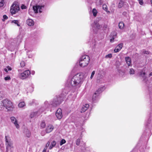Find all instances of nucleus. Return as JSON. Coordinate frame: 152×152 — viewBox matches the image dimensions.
I'll return each instance as SVG.
<instances>
[{"label": "nucleus", "instance_id": "58836bf2", "mask_svg": "<svg viewBox=\"0 0 152 152\" xmlns=\"http://www.w3.org/2000/svg\"><path fill=\"white\" fill-rule=\"evenodd\" d=\"M50 142L49 141H48L47 143L46 144V146L45 147H48L50 145Z\"/></svg>", "mask_w": 152, "mask_h": 152}, {"label": "nucleus", "instance_id": "6e6552de", "mask_svg": "<svg viewBox=\"0 0 152 152\" xmlns=\"http://www.w3.org/2000/svg\"><path fill=\"white\" fill-rule=\"evenodd\" d=\"M5 140H6V149L7 151L8 152V149L9 148H11L12 147V143L10 142V140L9 141L7 138V136H5Z\"/></svg>", "mask_w": 152, "mask_h": 152}, {"label": "nucleus", "instance_id": "49530a36", "mask_svg": "<svg viewBox=\"0 0 152 152\" xmlns=\"http://www.w3.org/2000/svg\"><path fill=\"white\" fill-rule=\"evenodd\" d=\"M143 75H145V72H143Z\"/></svg>", "mask_w": 152, "mask_h": 152}, {"label": "nucleus", "instance_id": "39448f33", "mask_svg": "<svg viewBox=\"0 0 152 152\" xmlns=\"http://www.w3.org/2000/svg\"><path fill=\"white\" fill-rule=\"evenodd\" d=\"M31 74L30 71L28 70L25 71L19 75V77L21 79L24 80L27 78Z\"/></svg>", "mask_w": 152, "mask_h": 152}, {"label": "nucleus", "instance_id": "393cba45", "mask_svg": "<svg viewBox=\"0 0 152 152\" xmlns=\"http://www.w3.org/2000/svg\"><path fill=\"white\" fill-rule=\"evenodd\" d=\"M40 126L42 128H44L46 126L45 122L44 121H42L40 124Z\"/></svg>", "mask_w": 152, "mask_h": 152}, {"label": "nucleus", "instance_id": "473e14b6", "mask_svg": "<svg viewBox=\"0 0 152 152\" xmlns=\"http://www.w3.org/2000/svg\"><path fill=\"white\" fill-rule=\"evenodd\" d=\"M103 9L105 10L106 11L107 10V7L105 4L103 5Z\"/></svg>", "mask_w": 152, "mask_h": 152}, {"label": "nucleus", "instance_id": "09e8293b", "mask_svg": "<svg viewBox=\"0 0 152 152\" xmlns=\"http://www.w3.org/2000/svg\"><path fill=\"white\" fill-rule=\"evenodd\" d=\"M1 96H0V100H1Z\"/></svg>", "mask_w": 152, "mask_h": 152}, {"label": "nucleus", "instance_id": "ea45409f", "mask_svg": "<svg viewBox=\"0 0 152 152\" xmlns=\"http://www.w3.org/2000/svg\"><path fill=\"white\" fill-rule=\"evenodd\" d=\"M47 149V147H45L43 150L42 152H46Z\"/></svg>", "mask_w": 152, "mask_h": 152}, {"label": "nucleus", "instance_id": "ddd939ff", "mask_svg": "<svg viewBox=\"0 0 152 152\" xmlns=\"http://www.w3.org/2000/svg\"><path fill=\"white\" fill-rule=\"evenodd\" d=\"M89 106L88 104H86L85 105H83L81 109V113L85 112L88 109Z\"/></svg>", "mask_w": 152, "mask_h": 152}, {"label": "nucleus", "instance_id": "cd10ccee", "mask_svg": "<svg viewBox=\"0 0 152 152\" xmlns=\"http://www.w3.org/2000/svg\"><path fill=\"white\" fill-rule=\"evenodd\" d=\"M80 139L78 138L77 139L76 141V144L77 145H79L80 143Z\"/></svg>", "mask_w": 152, "mask_h": 152}, {"label": "nucleus", "instance_id": "f257e3e1", "mask_svg": "<svg viewBox=\"0 0 152 152\" xmlns=\"http://www.w3.org/2000/svg\"><path fill=\"white\" fill-rule=\"evenodd\" d=\"M14 108L12 102L7 99H5L0 102L1 110H4L5 108L7 111H10L13 110Z\"/></svg>", "mask_w": 152, "mask_h": 152}, {"label": "nucleus", "instance_id": "412c9836", "mask_svg": "<svg viewBox=\"0 0 152 152\" xmlns=\"http://www.w3.org/2000/svg\"><path fill=\"white\" fill-rule=\"evenodd\" d=\"M25 105V103L24 102H20L18 105V107H22Z\"/></svg>", "mask_w": 152, "mask_h": 152}, {"label": "nucleus", "instance_id": "7c9ffc66", "mask_svg": "<svg viewBox=\"0 0 152 152\" xmlns=\"http://www.w3.org/2000/svg\"><path fill=\"white\" fill-rule=\"evenodd\" d=\"M112 57V54L111 53L109 54H108L106 55L105 56V58H111Z\"/></svg>", "mask_w": 152, "mask_h": 152}, {"label": "nucleus", "instance_id": "f704fd0d", "mask_svg": "<svg viewBox=\"0 0 152 152\" xmlns=\"http://www.w3.org/2000/svg\"><path fill=\"white\" fill-rule=\"evenodd\" d=\"M95 71H93L92 72V73H91V77H90L91 79H92L93 78L95 74Z\"/></svg>", "mask_w": 152, "mask_h": 152}, {"label": "nucleus", "instance_id": "c9c22d12", "mask_svg": "<svg viewBox=\"0 0 152 152\" xmlns=\"http://www.w3.org/2000/svg\"><path fill=\"white\" fill-rule=\"evenodd\" d=\"M26 7L24 4H22L21 6V8L22 9H26Z\"/></svg>", "mask_w": 152, "mask_h": 152}, {"label": "nucleus", "instance_id": "c03bdc74", "mask_svg": "<svg viewBox=\"0 0 152 152\" xmlns=\"http://www.w3.org/2000/svg\"><path fill=\"white\" fill-rule=\"evenodd\" d=\"M143 74L142 71L141 72H140V75L142 76Z\"/></svg>", "mask_w": 152, "mask_h": 152}, {"label": "nucleus", "instance_id": "b1692460", "mask_svg": "<svg viewBox=\"0 0 152 152\" xmlns=\"http://www.w3.org/2000/svg\"><path fill=\"white\" fill-rule=\"evenodd\" d=\"M26 136L27 137H30V135H31L30 132L29 131V130L27 129L26 130Z\"/></svg>", "mask_w": 152, "mask_h": 152}, {"label": "nucleus", "instance_id": "c85d7f7f", "mask_svg": "<svg viewBox=\"0 0 152 152\" xmlns=\"http://www.w3.org/2000/svg\"><path fill=\"white\" fill-rule=\"evenodd\" d=\"M20 65L21 67H23L25 66V63L24 61H22L20 63Z\"/></svg>", "mask_w": 152, "mask_h": 152}, {"label": "nucleus", "instance_id": "a19ab883", "mask_svg": "<svg viewBox=\"0 0 152 152\" xmlns=\"http://www.w3.org/2000/svg\"><path fill=\"white\" fill-rule=\"evenodd\" d=\"M114 38L113 37L112 38L110 39V42H113L114 41Z\"/></svg>", "mask_w": 152, "mask_h": 152}, {"label": "nucleus", "instance_id": "a18cd8bd", "mask_svg": "<svg viewBox=\"0 0 152 152\" xmlns=\"http://www.w3.org/2000/svg\"><path fill=\"white\" fill-rule=\"evenodd\" d=\"M149 76H151L152 75V72H151V73H150V74H149Z\"/></svg>", "mask_w": 152, "mask_h": 152}, {"label": "nucleus", "instance_id": "20e7f679", "mask_svg": "<svg viewBox=\"0 0 152 152\" xmlns=\"http://www.w3.org/2000/svg\"><path fill=\"white\" fill-rule=\"evenodd\" d=\"M20 10L18 3L15 1L11 7L10 12L12 15H13L18 12Z\"/></svg>", "mask_w": 152, "mask_h": 152}, {"label": "nucleus", "instance_id": "f03ea898", "mask_svg": "<svg viewBox=\"0 0 152 152\" xmlns=\"http://www.w3.org/2000/svg\"><path fill=\"white\" fill-rule=\"evenodd\" d=\"M83 76L80 73H78L74 75L72 78L70 84L72 86H75L82 84Z\"/></svg>", "mask_w": 152, "mask_h": 152}, {"label": "nucleus", "instance_id": "7ed1b4c3", "mask_svg": "<svg viewBox=\"0 0 152 152\" xmlns=\"http://www.w3.org/2000/svg\"><path fill=\"white\" fill-rule=\"evenodd\" d=\"M90 58L89 56L84 55L81 57L79 60V65L82 67L88 66L90 62Z\"/></svg>", "mask_w": 152, "mask_h": 152}, {"label": "nucleus", "instance_id": "6ab92c4d", "mask_svg": "<svg viewBox=\"0 0 152 152\" xmlns=\"http://www.w3.org/2000/svg\"><path fill=\"white\" fill-rule=\"evenodd\" d=\"M124 23L123 22H120L119 23V27L121 29H123L124 28Z\"/></svg>", "mask_w": 152, "mask_h": 152}, {"label": "nucleus", "instance_id": "5701e85b", "mask_svg": "<svg viewBox=\"0 0 152 152\" xmlns=\"http://www.w3.org/2000/svg\"><path fill=\"white\" fill-rule=\"evenodd\" d=\"M12 23H14L15 24H16L18 26H20V25L18 24L19 22L18 20H12L11 21Z\"/></svg>", "mask_w": 152, "mask_h": 152}, {"label": "nucleus", "instance_id": "aec40b11", "mask_svg": "<svg viewBox=\"0 0 152 152\" xmlns=\"http://www.w3.org/2000/svg\"><path fill=\"white\" fill-rule=\"evenodd\" d=\"M94 23L96 26V28L98 29L102 27L101 26L99 23H97L96 21H94Z\"/></svg>", "mask_w": 152, "mask_h": 152}, {"label": "nucleus", "instance_id": "4c0bfd02", "mask_svg": "<svg viewBox=\"0 0 152 152\" xmlns=\"http://www.w3.org/2000/svg\"><path fill=\"white\" fill-rule=\"evenodd\" d=\"M6 67L7 69H8V70L9 71L11 70L12 69V68L11 67H10L9 66H7Z\"/></svg>", "mask_w": 152, "mask_h": 152}, {"label": "nucleus", "instance_id": "37998d69", "mask_svg": "<svg viewBox=\"0 0 152 152\" xmlns=\"http://www.w3.org/2000/svg\"><path fill=\"white\" fill-rule=\"evenodd\" d=\"M4 70L7 73L8 72L7 69L6 68H5L4 69Z\"/></svg>", "mask_w": 152, "mask_h": 152}, {"label": "nucleus", "instance_id": "79ce46f5", "mask_svg": "<svg viewBox=\"0 0 152 152\" xmlns=\"http://www.w3.org/2000/svg\"><path fill=\"white\" fill-rule=\"evenodd\" d=\"M143 53L144 54H148L149 52L148 51H145L143 52Z\"/></svg>", "mask_w": 152, "mask_h": 152}, {"label": "nucleus", "instance_id": "a878e982", "mask_svg": "<svg viewBox=\"0 0 152 152\" xmlns=\"http://www.w3.org/2000/svg\"><path fill=\"white\" fill-rule=\"evenodd\" d=\"M66 142V140L64 139H62L60 142V145H61L63 144H65Z\"/></svg>", "mask_w": 152, "mask_h": 152}, {"label": "nucleus", "instance_id": "423d86ee", "mask_svg": "<svg viewBox=\"0 0 152 152\" xmlns=\"http://www.w3.org/2000/svg\"><path fill=\"white\" fill-rule=\"evenodd\" d=\"M56 115L58 119H61L63 116V115L62 113V110L61 108H58L56 113Z\"/></svg>", "mask_w": 152, "mask_h": 152}, {"label": "nucleus", "instance_id": "9b49d317", "mask_svg": "<svg viewBox=\"0 0 152 152\" xmlns=\"http://www.w3.org/2000/svg\"><path fill=\"white\" fill-rule=\"evenodd\" d=\"M53 126L51 124L49 125L46 127L45 130L47 133H48L51 132L53 129Z\"/></svg>", "mask_w": 152, "mask_h": 152}, {"label": "nucleus", "instance_id": "2eb2a0df", "mask_svg": "<svg viewBox=\"0 0 152 152\" xmlns=\"http://www.w3.org/2000/svg\"><path fill=\"white\" fill-rule=\"evenodd\" d=\"M27 24L29 26H33L34 24L33 20L31 19H28L26 20Z\"/></svg>", "mask_w": 152, "mask_h": 152}, {"label": "nucleus", "instance_id": "1a4fd4ad", "mask_svg": "<svg viewBox=\"0 0 152 152\" xmlns=\"http://www.w3.org/2000/svg\"><path fill=\"white\" fill-rule=\"evenodd\" d=\"M33 9L34 12L36 13L38 12V10H39V12L41 13L42 12V11L41 10L42 9V6L40 5H36L34 6L33 7Z\"/></svg>", "mask_w": 152, "mask_h": 152}, {"label": "nucleus", "instance_id": "0eeeda50", "mask_svg": "<svg viewBox=\"0 0 152 152\" xmlns=\"http://www.w3.org/2000/svg\"><path fill=\"white\" fill-rule=\"evenodd\" d=\"M103 87L100 88L96 91L94 94L92 99L93 100H95V98L98 96L99 94H100L102 91Z\"/></svg>", "mask_w": 152, "mask_h": 152}, {"label": "nucleus", "instance_id": "bb28decb", "mask_svg": "<svg viewBox=\"0 0 152 152\" xmlns=\"http://www.w3.org/2000/svg\"><path fill=\"white\" fill-rule=\"evenodd\" d=\"M134 70L132 69L131 68L130 69L129 73L130 74H134Z\"/></svg>", "mask_w": 152, "mask_h": 152}, {"label": "nucleus", "instance_id": "4be33fe9", "mask_svg": "<svg viewBox=\"0 0 152 152\" xmlns=\"http://www.w3.org/2000/svg\"><path fill=\"white\" fill-rule=\"evenodd\" d=\"M92 12L94 16L96 17V15L97 12L96 9L94 8L93 9Z\"/></svg>", "mask_w": 152, "mask_h": 152}, {"label": "nucleus", "instance_id": "dca6fc26", "mask_svg": "<svg viewBox=\"0 0 152 152\" xmlns=\"http://www.w3.org/2000/svg\"><path fill=\"white\" fill-rule=\"evenodd\" d=\"M62 101H61L60 102L58 101H55L52 103V104L53 106L56 107L58 105H59L61 102Z\"/></svg>", "mask_w": 152, "mask_h": 152}, {"label": "nucleus", "instance_id": "de8ad7c7", "mask_svg": "<svg viewBox=\"0 0 152 152\" xmlns=\"http://www.w3.org/2000/svg\"><path fill=\"white\" fill-rule=\"evenodd\" d=\"M151 3L152 4V0H151Z\"/></svg>", "mask_w": 152, "mask_h": 152}, {"label": "nucleus", "instance_id": "4468645a", "mask_svg": "<svg viewBox=\"0 0 152 152\" xmlns=\"http://www.w3.org/2000/svg\"><path fill=\"white\" fill-rule=\"evenodd\" d=\"M125 61L128 66H130L131 64V58L129 57H126L125 58Z\"/></svg>", "mask_w": 152, "mask_h": 152}, {"label": "nucleus", "instance_id": "f3484780", "mask_svg": "<svg viewBox=\"0 0 152 152\" xmlns=\"http://www.w3.org/2000/svg\"><path fill=\"white\" fill-rule=\"evenodd\" d=\"M56 142L55 141H53L51 144L50 145L49 147V149L50 150L53 147H54L56 145Z\"/></svg>", "mask_w": 152, "mask_h": 152}, {"label": "nucleus", "instance_id": "c756f323", "mask_svg": "<svg viewBox=\"0 0 152 152\" xmlns=\"http://www.w3.org/2000/svg\"><path fill=\"white\" fill-rule=\"evenodd\" d=\"M3 19H2V20L3 21H4L5 20H7L8 17L6 15H4L3 17Z\"/></svg>", "mask_w": 152, "mask_h": 152}, {"label": "nucleus", "instance_id": "9d476101", "mask_svg": "<svg viewBox=\"0 0 152 152\" xmlns=\"http://www.w3.org/2000/svg\"><path fill=\"white\" fill-rule=\"evenodd\" d=\"M10 119L11 122L13 123L17 128L18 129L19 128V126L18 123V121L14 117H10Z\"/></svg>", "mask_w": 152, "mask_h": 152}, {"label": "nucleus", "instance_id": "a211bd4d", "mask_svg": "<svg viewBox=\"0 0 152 152\" xmlns=\"http://www.w3.org/2000/svg\"><path fill=\"white\" fill-rule=\"evenodd\" d=\"M124 1L123 0H121L119 3L118 7L119 8L122 7L124 4Z\"/></svg>", "mask_w": 152, "mask_h": 152}, {"label": "nucleus", "instance_id": "f8f14e48", "mask_svg": "<svg viewBox=\"0 0 152 152\" xmlns=\"http://www.w3.org/2000/svg\"><path fill=\"white\" fill-rule=\"evenodd\" d=\"M123 46V43H121L118 44L116 46L114 50V51L115 53H117L120 51L122 49Z\"/></svg>", "mask_w": 152, "mask_h": 152}, {"label": "nucleus", "instance_id": "72a5a7b5", "mask_svg": "<svg viewBox=\"0 0 152 152\" xmlns=\"http://www.w3.org/2000/svg\"><path fill=\"white\" fill-rule=\"evenodd\" d=\"M11 79V78L10 76L7 75L6 77L4 78V80H9Z\"/></svg>", "mask_w": 152, "mask_h": 152}, {"label": "nucleus", "instance_id": "2f4dec72", "mask_svg": "<svg viewBox=\"0 0 152 152\" xmlns=\"http://www.w3.org/2000/svg\"><path fill=\"white\" fill-rule=\"evenodd\" d=\"M4 5V0H2L0 2V7H3Z\"/></svg>", "mask_w": 152, "mask_h": 152}, {"label": "nucleus", "instance_id": "e433bc0d", "mask_svg": "<svg viewBox=\"0 0 152 152\" xmlns=\"http://www.w3.org/2000/svg\"><path fill=\"white\" fill-rule=\"evenodd\" d=\"M139 1V3L140 5H142L143 3V0H138Z\"/></svg>", "mask_w": 152, "mask_h": 152}]
</instances>
